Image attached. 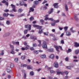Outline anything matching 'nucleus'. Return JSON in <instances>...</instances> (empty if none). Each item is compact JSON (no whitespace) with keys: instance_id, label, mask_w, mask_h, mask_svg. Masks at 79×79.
I'll return each mask as SVG.
<instances>
[{"instance_id":"nucleus-1","label":"nucleus","mask_w":79,"mask_h":79,"mask_svg":"<svg viewBox=\"0 0 79 79\" xmlns=\"http://www.w3.org/2000/svg\"><path fill=\"white\" fill-rule=\"evenodd\" d=\"M54 47H55V48L56 49V51H57V52H60V51H59V48L61 50H63V49L62 48V47L60 46H58L56 45H54Z\"/></svg>"},{"instance_id":"nucleus-2","label":"nucleus","mask_w":79,"mask_h":79,"mask_svg":"<svg viewBox=\"0 0 79 79\" xmlns=\"http://www.w3.org/2000/svg\"><path fill=\"white\" fill-rule=\"evenodd\" d=\"M42 47L44 48H46V49H47V44L46 43V42L44 41H43V43Z\"/></svg>"},{"instance_id":"nucleus-3","label":"nucleus","mask_w":79,"mask_h":79,"mask_svg":"<svg viewBox=\"0 0 79 79\" xmlns=\"http://www.w3.org/2000/svg\"><path fill=\"white\" fill-rule=\"evenodd\" d=\"M33 26L34 27H37L38 29H41V28L42 27V26H39V25H33Z\"/></svg>"},{"instance_id":"nucleus-4","label":"nucleus","mask_w":79,"mask_h":79,"mask_svg":"<svg viewBox=\"0 0 79 79\" xmlns=\"http://www.w3.org/2000/svg\"><path fill=\"white\" fill-rule=\"evenodd\" d=\"M25 28H27L28 27L29 30L30 31L31 29V25H26L25 26Z\"/></svg>"},{"instance_id":"nucleus-5","label":"nucleus","mask_w":79,"mask_h":79,"mask_svg":"<svg viewBox=\"0 0 79 79\" xmlns=\"http://www.w3.org/2000/svg\"><path fill=\"white\" fill-rule=\"evenodd\" d=\"M11 6L13 8V11L14 12H16V9H15V6L13 5V4H11Z\"/></svg>"},{"instance_id":"nucleus-6","label":"nucleus","mask_w":79,"mask_h":79,"mask_svg":"<svg viewBox=\"0 0 79 79\" xmlns=\"http://www.w3.org/2000/svg\"><path fill=\"white\" fill-rule=\"evenodd\" d=\"M53 66L55 68H58V64L56 62H55L54 63Z\"/></svg>"},{"instance_id":"nucleus-7","label":"nucleus","mask_w":79,"mask_h":79,"mask_svg":"<svg viewBox=\"0 0 79 79\" xmlns=\"http://www.w3.org/2000/svg\"><path fill=\"white\" fill-rule=\"evenodd\" d=\"M10 34V33H5L4 34H3V37H7V36H8V35H9Z\"/></svg>"},{"instance_id":"nucleus-8","label":"nucleus","mask_w":79,"mask_h":79,"mask_svg":"<svg viewBox=\"0 0 79 79\" xmlns=\"http://www.w3.org/2000/svg\"><path fill=\"white\" fill-rule=\"evenodd\" d=\"M20 4L19 5L20 6H23V5H24V2L23 1H20Z\"/></svg>"},{"instance_id":"nucleus-9","label":"nucleus","mask_w":79,"mask_h":79,"mask_svg":"<svg viewBox=\"0 0 79 79\" xmlns=\"http://www.w3.org/2000/svg\"><path fill=\"white\" fill-rule=\"evenodd\" d=\"M71 35V32L69 31H67L66 32V35H67V36H70Z\"/></svg>"},{"instance_id":"nucleus-10","label":"nucleus","mask_w":79,"mask_h":79,"mask_svg":"<svg viewBox=\"0 0 79 79\" xmlns=\"http://www.w3.org/2000/svg\"><path fill=\"white\" fill-rule=\"evenodd\" d=\"M58 3H55L53 5L55 8H58Z\"/></svg>"},{"instance_id":"nucleus-11","label":"nucleus","mask_w":79,"mask_h":79,"mask_svg":"<svg viewBox=\"0 0 79 79\" xmlns=\"http://www.w3.org/2000/svg\"><path fill=\"white\" fill-rule=\"evenodd\" d=\"M74 46L75 47H79V43L77 42L74 43Z\"/></svg>"},{"instance_id":"nucleus-12","label":"nucleus","mask_w":79,"mask_h":79,"mask_svg":"<svg viewBox=\"0 0 79 79\" xmlns=\"http://www.w3.org/2000/svg\"><path fill=\"white\" fill-rule=\"evenodd\" d=\"M33 67L31 65H28L27 66V69H32Z\"/></svg>"},{"instance_id":"nucleus-13","label":"nucleus","mask_w":79,"mask_h":79,"mask_svg":"<svg viewBox=\"0 0 79 79\" xmlns=\"http://www.w3.org/2000/svg\"><path fill=\"white\" fill-rule=\"evenodd\" d=\"M49 58H51V59H53L54 58H55V56H54V55L51 54L49 56Z\"/></svg>"},{"instance_id":"nucleus-14","label":"nucleus","mask_w":79,"mask_h":79,"mask_svg":"<svg viewBox=\"0 0 79 79\" xmlns=\"http://www.w3.org/2000/svg\"><path fill=\"white\" fill-rule=\"evenodd\" d=\"M34 3L35 4V5H37L39 4V2L38 1H35L34 2Z\"/></svg>"},{"instance_id":"nucleus-15","label":"nucleus","mask_w":79,"mask_h":79,"mask_svg":"<svg viewBox=\"0 0 79 79\" xmlns=\"http://www.w3.org/2000/svg\"><path fill=\"white\" fill-rule=\"evenodd\" d=\"M74 18L75 19V20H76V21H78V18H77V15H74Z\"/></svg>"},{"instance_id":"nucleus-16","label":"nucleus","mask_w":79,"mask_h":79,"mask_svg":"<svg viewBox=\"0 0 79 79\" xmlns=\"http://www.w3.org/2000/svg\"><path fill=\"white\" fill-rule=\"evenodd\" d=\"M40 57L42 58H46V55H42L40 56Z\"/></svg>"},{"instance_id":"nucleus-17","label":"nucleus","mask_w":79,"mask_h":79,"mask_svg":"<svg viewBox=\"0 0 79 79\" xmlns=\"http://www.w3.org/2000/svg\"><path fill=\"white\" fill-rule=\"evenodd\" d=\"M4 55V50H2L0 53V56H3Z\"/></svg>"},{"instance_id":"nucleus-18","label":"nucleus","mask_w":79,"mask_h":79,"mask_svg":"<svg viewBox=\"0 0 79 79\" xmlns=\"http://www.w3.org/2000/svg\"><path fill=\"white\" fill-rule=\"evenodd\" d=\"M65 10L66 11H68V6H67V5L65 4Z\"/></svg>"},{"instance_id":"nucleus-19","label":"nucleus","mask_w":79,"mask_h":79,"mask_svg":"<svg viewBox=\"0 0 79 79\" xmlns=\"http://www.w3.org/2000/svg\"><path fill=\"white\" fill-rule=\"evenodd\" d=\"M31 11H34V9H33V8H32V7H31L30 8V11L29 12V13H31Z\"/></svg>"},{"instance_id":"nucleus-20","label":"nucleus","mask_w":79,"mask_h":79,"mask_svg":"<svg viewBox=\"0 0 79 79\" xmlns=\"http://www.w3.org/2000/svg\"><path fill=\"white\" fill-rule=\"evenodd\" d=\"M13 50H14V49H12V50L10 52V53L13 54H15V53L14 52V51H13Z\"/></svg>"},{"instance_id":"nucleus-21","label":"nucleus","mask_w":79,"mask_h":79,"mask_svg":"<svg viewBox=\"0 0 79 79\" xmlns=\"http://www.w3.org/2000/svg\"><path fill=\"white\" fill-rule=\"evenodd\" d=\"M38 42L39 43V44L38 45V47H40L41 46V41L40 40H38Z\"/></svg>"},{"instance_id":"nucleus-22","label":"nucleus","mask_w":79,"mask_h":79,"mask_svg":"<svg viewBox=\"0 0 79 79\" xmlns=\"http://www.w3.org/2000/svg\"><path fill=\"white\" fill-rule=\"evenodd\" d=\"M68 27H65L64 28V31L65 32H66V31H67V30H68Z\"/></svg>"},{"instance_id":"nucleus-23","label":"nucleus","mask_w":79,"mask_h":79,"mask_svg":"<svg viewBox=\"0 0 79 79\" xmlns=\"http://www.w3.org/2000/svg\"><path fill=\"white\" fill-rule=\"evenodd\" d=\"M48 52H53V48H51L50 49H49L48 50Z\"/></svg>"},{"instance_id":"nucleus-24","label":"nucleus","mask_w":79,"mask_h":79,"mask_svg":"<svg viewBox=\"0 0 79 79\" xmlns=\"http://www.w3.org/2000/svg\"><path fill=\"white\" fill-rule=\"evenodd\" d=\"M28 30H25L24 31V34H27V32H28Z\"/></svg>"},{"instance_id":"nucleus-25","label":"nucleus","mask_w":79,"mask_h":79,"mask_svg":"<svg viewBox=\"0 0 79 79\" xmlns=\"http://www.w3.org/2000/svg\"><path fill=\"white\" fill-rule=\"evenodd\" d=\"M31 39H34L35 40H37V38H36V37H35L34 36H31Z\"/></svg>"},{"instance_id":"nucleus-26","label":"nucleus","mask_w":79,"mask_h":79,"mask_svg":"<svg viewBox=\"0 0 79 79\" xmlns=\"http://www.w3.org/2000/svg\"><path fill=\"white\" fill-rule=\"evenodd\" d=\"M6 24L7 25H10V21L8 20L6 22Z\"/></svg>"},{"instance_id":"nucleus-27","label":"nucleus","mask_w":79,"mask_h":79,"mask_svg":"<svg viewBox=\"0 0 79 79\" xmlns=\"http://www.w3.org/2000/svg\"><path fill=\"white\" fill-rule=\"evenodd\" d=\"M45 68H47L48 70H50V69H52V68H53L52 67H48L47 66H45Z\"/></svg>"},{"instance_id":"nucleus-28","label":"nucleus","mask_w":79,"mask_h":79,"mask_svg":"<svg viewBox=\"0 0 79 79\" xmlns=\"http://www.w3.org/2000/svg\"><path fill=\"white\" fill-rule=\"evenodd\" d=\"M72 50L71 49H69L67 52V53H70V52H71Z\"/></svg>"},{"instance_id":"nucleus-29","label":"nucleus","mask_w":79,"mask_h":79,"mask_svg":"<svg viewBox=\"0 0 79 79\" xmlns=\"http://www.w3.org/2000/svg\"><path fill=\"white\" fill-rule=\"evenodd\" d=\"M25 15L23 14H21L20 15H19L18 16L19 18H20V17H22V16H24Z\"/></svg>"},{"instance_id":"nucleus-30","label":"nucleus","mask_w":79,"mask_h":79,"mask_svg":"<svg viewBox=\"0 0 79 79\" xmlns=\"http://www.w3.org/2000/svg\"><path fill=\"white\" fill-rule=\"evenodd\" d=\"M53 12V8L51 9L50 11H49L48 12L49 14H51Z\"/></svg>"},{"instance_id":"nucleus-31","label":"nucleus","mask_w":79,"mask_h":79,"mask_svg":"<svg viewBox=\"0 0 79 79\" xmlns=\"http://www.w3.org/2000/svg\"><path fill=\"white\" fill-rule=\"evenodd\" d=\"M42 32H43L41 28L40 29V31H39V33L42 34Z\"/></svg>"},{"instance_id":"nucleus-32","label":"nucleus","mask_w":79,"mask_h":79,"mask_svg":"<svg viewBox=\"0 0 79 79\" xmlns=\"http://www.w3.org/2000/svg\"><path fill=\"white\" fill-rule=\"evenodd\" d=\"M22 11H23V9H19L18 10V12H19V13H21V12H22Z\"/></svg>"},{"instance_id":"nucleus-33","label":"nucleus","mask_w":79,"mask_h":79,"mask_svg":"<svg viewBox=\"0 0 79 79\" xmlns=\"http://www.w3.org/2000/svg\"><path fill=\"white\" fill-rule=\"evenodd\" d=\"M21 59L22 60H25V56H23L21 57Z\"/></svg>"},{"instance_id":"nucleus-34","label":"nucleus","mask_w":79,"mask_h":79,"mask_svg":"<svg viewBox=\"0 0 79 79\" xmlns=\"http://www.w3.org/2000/svg\"><path fill=\"white\" fill-rule=\"evenodd\" d=\"M10 48H12V49H14V46H13V45H11V44H10Z\"/></svg>"},{"instance_id":"nucleus-35","label":"nucleus","mask_w":79,"mask_h":79,"mask_svg":"<svg viewBox=\"0 0 79 79\" xmlns=\"http://www.w3.org/2000/svg\"><path fill=\"white\" fill-rule=\"evenodd\" d=\"M48 20H50L52 21H55V20L52 18H48Z\"/></svg>"},{"instance_id":"nucleus-36","label":"nucleus","mask_w":79,"mask_h":79,"mask_svg":"<svg viewBox=\"0 0 79 79\" xmlns=\"http://www.w3.org/2000/svg\"><path fill=\"white\" fill-rule=\"evenodd\" d=\"M75 52L76 54H78V53H79V50H76Z\"/></svg>"},{"instance_id":"nucleus-37","label":"nucleus","mask_w":79,"mask_h":79,"mask_svg":"<svg viewBox=\"0 0 79 79\" xmlns=\"http://www.w3.org/2000/svg\"><path fill=\"white\" fill-rule=\"evenodd\" d=\"M33 46L34 47H37V44L35 43H33Z\"/></svg>"},{"instance_id":"nucleus-38","label":"nucleus","mask_w":79,"mask_h":79,"mask_svg":"<svg viewBox=\"0 0 79 79\" xmlns=\"http://www.w3.org/2000/svg\"><path fill=\"white\" fill-rule=\"evenodd\" d=\"M30 75H31V76H34V72H33V71H31L30 72Z\"/></svg>"},{"instance_id":"nucleus-39","label":"nucleus","mask_w":79,"mask_h":79,"mask_svg":"<svg viewBox=\"0 0 79 79\" xmlns=\"http://www.w3.org/2000/svg\"><path fill=\"white\" fill-rule=\"evenodd\" d=\"M9 15L8 13L7 14V15H6V13H4L3 14V16H5L6 17H7L8 15Z\"/></svg>"},{"instance_id":"nucleus-40","label":"nucleus","mask_w":79,"mask_h":79,"mask_svg":"<svg viewBox=\"0 0 79 79\" xmlns=\"http://www.w3.org/2000/svg\"><path fill=\"white\" fill-rule=\"evenodd\" d=\"M7 71L8 73H11V70L9 69H7Z\"/></svg>"},{"instance_id":"nucleus-41","label":"nucleus","mask_w":79,"mask_h":79,"mask_svg":"<svg viewBox=\"0 0 79 79\" xmlns=\"http://www.w3.org/2000/svg\"><path fill=\"white\" fill-rule=\"evenodd\" d=\"M14 67V64H11L10 65V68H13Z\"/></svg>"},{"instance_id":"nucleus-42","label":"nucleus","mask_w":79,"mask_h":79,"mask_svg":"<svg viewBox=\"0 0 79 79\" xmlns=\"http://www.w3.org/2000/svg\"><path fill=\"white\" fill-rule=\"evenodd\" d=\"M50 73H55V72L53 70H51L50 71Z\"/></svg>"},{"instance_id":"nucleus-43","label":"nucleus","mask_w":79,"mask_h":79,"mask_svg":"<svg viewBox=\"0 0 79 79\" xmlns=\"http://www.w3.org/2000/svg\"><path fill=\"white\" fill-rule=\"evenodd\" d=\"M38 51H33V53H35L36 54H38Z\"/></svg>"},{"instance_id":"nucleus-44","label":"nucleus","mask_w":79,"mask_h":79,"mask_svg":"<svg viewBox=\"0 0 79 79\" xmlns=\"http://www.w3.org/2000/svg\"><path fill=\"white\" fill-rule=\"evenodd\" d=\"M65 60L66 61H68L69 60V58L68 57H66L65 59Z\"/></svg>"},{"instance_id":"nucleus-45","label":"nucleus","mask_w":79,"mask_h":79,"mask_svg":"<svg viewBox=\"0 0 79 79\" xmlns=\"http://www.w3.org/2000/svg\"><path fill=\"white\" fill-rule=\"evenodd\" d=\"M15 44L17 45H19V42L18 41L15 42Z\"/></svg>"},{"instance_id":"nucleus-46","label":"nucleus","mask_w":79,"mask_h":79,"mask_svg":"<svg viewBox=\"0 0 79 79\" xmlns=\"http://www.w3.org/2000/svg\"><path fill=\"white\" fill-rule=\"evenodd\" d=\"M22 39H24L25 40H26V39H27V38H26V36H23L22 37Z\"/></svg>"},{"instance_id":"nucleus-47","label":"nucleus","mask_w":79,"mask_h":79,"mask_svg":"<svg viewBox=\"0 0 79 79\" xmlns=\"http://www.w3.org/2000/svg\"><path fill=\"white\" fill-rule=\"evenodd\" d=\"M18 61V58H15V62H17Z\"/></svg>"},{"instance_id":"nucleus-48","label":"nucleus","mask_w":79,"mask_h":79,"mask_svg":"<svg viewBox=\"0 0 79 79\" xmlns=\"http://www.w3.org/2000/svg\"><path fill=\"white\" fill-rule=\"evenodd\" d=\"M47 7L46 6H45L43 7V10H47Z\"/></svg>"},{"instance_id":"nucleus-49","label":"nucleus","mask_w":79,"mask_h":79,"mask_svg":"<svg viewBox=\"0 0 79 79\" xmlns=\"http://www.w3.org/2000/svg\"><path fill=\"white\" fill-rule=\"evenodd\" d=\"M34 19V17H31L30 18V21H32V20H33Z\"/></svg>"},{"instance_id":"nucleus-50","label":"nucleus","mask_w":79,"mask_h":79,"mask_svg":"<svg viewBox=\"0 0 79 79\" xmlns=\"http://www.w3.org/2000/svg\"><path fill=\"white\" fill-rule=\"evenodd\" d=\"M67 69H71V67L69 66L67 67Z\"/></svg>"},{"instance_id":"nucleus-51","label":"nucleus","mask_w":79,"mask_h":79,"mask_svg":"<svg viewBox=\"0 0 79 79\" xmlns=\"http://www.w3.org/2000/svg\"><path fill=\"white\" fill-rule=\"evenodd\" d=\"M40 23H44V20H43V19L40 20Z\"/></svg>"},{"instance_id":"nucleus-52","label":"nucleus","mask_w":79,"mask_h":79,"mask_svg":"<svg viewBox=\"0 0 79 79\" xmlns=\"http://www.w3.org/2000/svg\"><path fill=\"white\" fill-rule=\"evenodd\" d=\"M44 35H48V32H47V33H46V32H44Z\"/></svg>"},{"instance_id":"nucleus-53","label":"nucleus","mask_w":79,"mask_h":79,"mask_svg":"<svg viewBox=\"0 0 79 79\" xmlns=\"http://www.w3.org/2000/svg\"><path fill=\"white\" fill-rule=\"evenodd\" d=\"M61 44H64V40H61Z\"/></svg>"},{"instance_id":"nucleus-54","label":"nucleus","mask_w":79,"mask_h":79,"mask_svg":"<svg viewBox=\"0 0 79 79\" xmlns=\"http://www.w3.org/2000/svg\"><path fill=\"white\" fill-rule=\"evenodd\" d=\"M64 73H65V74L68 75V72H67L66 71H65L64 72Z\"/></svg>"},{"instance_id":"nucleus-55","label":"nucleus","mask_w":79,"mask_h":79,"mask_svg":"<svg viewBox=\"0 0 79 79\" xmlns=\"http://www.w3.org/2000/svg\"><path fill=\"white\" fill-rule=\"evenodd\" d=\"M55 23H51V25L52 26H54L55 24Z\"/></svg>"},{"instance_id":"nucleus-56","label":"nucleus","mask_w":79,"mask_h":79,"mask_svg":"<svg viewBox=\"0 0 79 79\" xmlns=\"http://www.w3.org/2000/svg\"><path fill=\"white\" fill-rule=\"evenodd\" d=\"M24 79H26V73H24Z\"/></svg>"},{"instance_id":"nucleus-57","label":"nucleus","mask_w":79,"mask_h":79,"mask_svg":"<svg viewBox=\"0 0 79 79\" xmlns=\"http://www.w3.org/2000/svg\"><path fill=\"white\" fill-rule=\"evenodd\" d=\"M5 3L6 5V6H8V2H6Z\"/></svg>"},{"instance_id":"nucleus-58","label":"nucleus","mask_w":79,"mask_h":79,"mask_svg":"<svg viewBox=\"0 0 79 79\" xmlns=\"http://www.w3.org/2000/svg\"><path fill=\"white\" fill-rule=\"evenodd\" d=\"M61 74V72H57V74Z\"/></svg>"},{"instance_id":"nucleus-59","label":"nucleus","mask_w":79,"mask_h":79,"mask_svg":"<svg viewBox=\"0 0 79 79\" xmlns=\"http://www.w3.org/2000/svg\"><path fill=\"white\" fill-rule=\"evenodd\" d=\"M4 11L5 12H8L9 11V10L6 9L4 10Z\"/></svg>"},{"instance_id":"nucleus-60","label":"nucleus","mask_w":79,"mask_h":79,"mask_svg":"<svg viewBox=\"0 0 79 79\" xmlns=\"http://www.w3.org/2000/svg\"><path fill=\"white\" fill-rule=\"evenodd\" d=\"M73 62H77L78 61V60H73Z\"/></svg>"},{"instance_id":"nucleus-61","label":"nucleus","mask_w":79,"mask_h":79,"mask_svg":"<svg viewBox=\"0 0 79 79\" xmlns=\"http://www.w3.org/2000/svg\"><path fill=\"white\" fill-rule=\"evenodd\" d=\"M30 49L31 50H34V48L33 47H31Z\"/></svg>"},{"instance_id":"nucleus-62","label":"nucleus","mask_w":79,"mask_h":79,"mask_svg":"<svg viewBox=\"0 0 79 79\" xmlns=\"http://www.w3.org/2000/svg\"><path fill=\"white\" fill-rule=\"evenodd\" d=\"M10 16H12V17H14V16H15L13 15V14H10Z\"/></svg>"},{"instance_id":"nucleus-63","label":"nucleus","mask_w":79,"mask_h":79,"mask_svg":"<svg viewBox=\"0 0 79 79\" xmlns=\"http://www.w3.org/2000/svg\"><path fill=\"white\" fill-rule=\"evenodd\" d=\"M4 18H3L0 17V20H4Z\"/></svg>"},{"instance_id":"nucleus-64","label":"nucleus","mask_w":79,"mask_h":79,"mask_svg":"<svg viewBox=\"0 0 79 79\" xmlns=\"http://www.w3.org/2000/svg\"><path fill=\"white\" fill-rule=\"evenodd\" d=\"M63 29V28L61 27H59V29H60V31H61V30H62Z\"/></svg>"}]
</instances>
